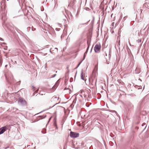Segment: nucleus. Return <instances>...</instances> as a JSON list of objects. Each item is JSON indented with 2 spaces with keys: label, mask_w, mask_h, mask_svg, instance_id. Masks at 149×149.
<instances>
[{
  "label": "nucleus",
  "mask_w": 149,
  "mask_h": 149,
  "mask_svg": "<svg viewBox=\"0 0 149 149\" xmlns=\"http://www.w3.org/2000/svg\"><path fill=\"white\" fill-rule=\"evenodd\" d=\"M101 48V45L100 44H96L94 47V50L96 53H99L100 52Z\"/></svg>",
  "instance_id": "1"
},
{
  "label": "nucleus",
  "mask_w": 149,
  "mask_h": 149,
  "mask_svg": "<svg viewBox=\"0 0 149 149\" xmlns=\"http://www.w3.org/2000/svg\"><path fill=\"white\" fill-rule=\"evenodd\" d=\"M18 102L22 105H25L26 104V101L23 98L20 97L18 99Z\"/></svg>",
  "instance_id": "2"
},
{
  "label": "nucleus",
  "mask_w": 149,
  "mask_h": 149,
  "mask_svg": "<svg viewBox=\"0 0 149 149\" xmlns=\"http://www.w3.org/2000/svg\"><path fill=\"white\" fill-rule=\"evenodd\" d=\"M79 134L76 132H71L70 134V136L71 137L77 138L79 136Z\"/></svg>",
  "instance_id": "3"
},
{
  "label": "nucleus",
  "mask_w": 149,
  "mask_h": 149,
  "mask_svg": "<svg viewBox=\"0 0 149 149\" xmlns=\"http://www.w3.org/2000/svg\"><path fill=\"white\" fill-rule=\"evenodd\" d=\"M7 127L5 126L0 128V135L3 133L7 129Z\"/></svg>",
  "instance_id": "4"
},
{
  "label": "nucleus",
  "mask_w": 149,
  "mask_h": 149,
  "mask_svg": "<svg viewBox=\"0 0 149 149\" xmlns=\"http://www.w3.org/2000/svg\"><path fill=\"white\" fill-rule=\"evenodd\" d=\"M81 79H82L83 80H85H85H86V79H85L84 78V77L83 74V73L82 72H81Z\"/></svg>",
  "instance_id": "5"
},
{
  "label": "nucleus",
  "mask_w": 149,
  "mask_h": 149,
  "mask_svg": "<svg viewBox=\"0 0 149 149\" xmlns=\"http://www.w3.org/2000/svg\"><path fill=\"white\" fill-rule=\"evenodd\" d=\"M46 116H45L43 117L42 116H38V118L39 119H41L42 118H45V117Z\"/></svg>",
  "instance_id": "6"
},
{
  "label": "nucleus",
  "mask_w": 149,
  "mask_h": 149,
  "mask_svg": "<svg viewBox=\"0 0 149 149\" xmlns=\"http://www.w3.org/2000/svg\"><path fill=\"white\" fill-rule=\"evenodd\" d=\"M136 42L138 43H140L141 42V39H138L136 40Z\"/></svg>",
  "instance_id": "7"
},
{
  "label": "nucleus",
  "mask_w": 149,
  "mask_h": 149,
  "mask_svg": "<svg viewBox=\"0 0 149 149\" xmlns=\"http://www.w3.org/2000/svg\"><path fill=\"white\" fill-rule=\"evenodd\" d=\"M54 49L56 50V52H58V49L57 48H54Z\"/></svg>",
  "instance_id": "8"
},
{
  "label": "nucleus",
  "mask_w": 149,
  "mask_h": 149,
  "mask_svg": "<svg viewBox=\"0 0 149 149\" xmlns=\"http://www.w3.org/2000/svg\"><path fill=\"white\" fill-rule=\"evenodd\" d=\"M60 29L59 28H56V30L57 31H59L60 30Z\"/></svg>",
  "instance_id": "9"
},
{
  "label": "nucleus",
  "mask_w": 149,
  "mask_h": 149,
  "mask_svg": "<svg viewBox=\"0 0 149 149\" xmlns=\"http://www.w3.org/2000/svg\"><path fill=\"white\" fill-rule=\"evenodd\" d=\"M87 23H88V22L86 23H84L81 24V25H84V24H87Z\"/></svg>",
  "instance_id": "10"
},
{
  "label": "nucleus",
  "mask_w": 149,
  "mask_h": 149,
  "mask_svg": "<svg viewBox=\"0 0 149 149\" xmlns=\"http://www.w3.org/2000/svg\"><path fill=\"white\" fill-rule=\"evenodd\" d=\"M33 91H34L35 92H38V90H36L35 89H33Z\"/></svg>",
  "instance_id": "11"
},
{
  "label": "nucleus",
  "mask_w": 149,
  "mask_h": 149,
  "mask_svg": "<svg viewBox=\"0 0 149 149\" xmlns=\"http://www.w3.org/2000/svg\"><path fill=\"white\" fill-rule=\"evenodd\" d=\"M56 76V74H55L52 77V78L54 77H55Z\"/></svg>",
  "instance_id": "12"
},
{
  "label": "nucleus",
  "mask_w": 149,
  "mask_h": 149,
  "mask_svg": "<svg viewBox=\"0 0 149 149\" xmlns=\"http://www.w3.org/2000/svg\"><path fill=\"white\" fill-rule=\"evenodd\" d=\"M88 48H89V46H88L87 49V50H86V52H85V53H86L87 52L88 50Z\"/></svg>",
  "instance_id": "13"
},
{
  "label": "nucleus",
  "mask_w": 149,
  "mask_h": 149,
  "mask_svg": "<svg viewBox=\"0 0 149 149\" xmlns=\"http://www.w3.org/2000/svg\"><path fill=\"white\" fill-rule=\"evenodd\" d=\"M57 4L56 3L55 4V6H54V7H57Z\"/></svg>",
  "instance_id": "14"
},
{
  "label": "nucleus",
  "mask_w": 149,
  "mask_h": 149,
  "mask_svg": "<svg viewBox=\"0 0 149 149\" xmlns=\"http://www.w3.org/2000/svg\"><path fill=\"white\" fill-rule=\"evenodd\" d=\"M0 40H1V41H3V39L2 38H0Z\"/></svg>",
  "instance_id": "15"
},
{
  "label": "nucleus",
  "mask_w": 149,
  "mask_h": 149,
  "mask_svg": "<svg viewBox=\"0 0 149 149\" xmlns=\"http://www.w3.org/2000/svg\"><path fill=\"white\" fill-rule=\"evenodd\" d=\"M84 97H86V95H85V94H84Z\"/></svg>",
  "instance_id": "16"
},
{
  "label": "nucleus",
  "mask_w": 149,
  "mask_h": 149,
  "mask_svg": "<svg viewBox=\"0 0 149 149\" xmlns=\"http://www.w3.org/2000/svg\"><path fill=\"white\" fill-rule=\"evenodd\" d=\"M45 68H46V67H47V63H46L45 64Z\"/></svg>",
  "instance_id": "17"
},
{
  "label": "nucleus",
  "mask_w": 149,
  "mask_h": 149,
  "mask_svg": "<svg viewBox=\"0 0 149 149\" xmlns=\"http://www.w3.org/2000/svg\"><path fill=\"white\" fill-rule=\"evenodd\" d=\"M80 63H79L78 65V66H77V67H78L79 66V65H80Z\"/></svg>",
  "instance_id": "18"
},
{
  "label": "nucleus",
  "mask_w": 149,
  "mask_h": 149,
  "mask_svg": "<svg viewBox=\"0 0 149 149\" xmlns=\"http://www.w3.org/2000/svg\"><path fill=\"white\" fill-rule=\"evenodd\" d=\"M84 59L85 58V55H84Z\"/></svg>",
  "instance_id": "19"
},
{
  "label": "nucleus",
  "mask_w": 149,
  "mask_h": 149,
  "mask_svg": "<svg viewBox=\"0 0 149 149\" xmlns=\"http://www.w3.org/2000/svg\"><path fill=\"white\" fill-rule=\"evenodd\" d=\"M131 106H132V107H133V106L132 105V104H131Z\"/></svg>",
  "instance_id": "20"
},
{
  "label": "nucleus",
  "mask_w": 149,
  "mask_h": 149,
  "mask_svg": "<svg viewBox=\"0 0 149 149\" xmlns=\"http://www.w3.org/2000/svg\"><path fill=\"white\" fill-rule=\"evenodd\" d=\"M53 99H54V98L56 99V97H53Z\"/></svg>",
  "instance_id": "21"
},
{
  "label": "nucleus",
  "mask_w": 149,
  "mask_h": 149,
  "mask_svg": "<svg viewBox=\"0 0 149 149\" xmlns=\"http://www.w3.org/2000/svg\"><path fill=\"white\" fill-rule=\"evenodd\" d=\"M32 29L33 31H34V30H35V29Z\"/></svg>",
  "instance_id": "22"
},
{
  "label": "nucleus",
  "mask_w": 149,
  "mask_h": 149,
  "mask_svg": "<svg viewBox=\"0 0 149 149\" xmlns=\"http://www.w3.org/2000/svg\"><path fill=\"white\" fill-rule=\"evenodd\" d=\"M32 29L33 31H34V30H35V29Z\"/></svg>",
  "instance_id": "23"
},
{
  "label": "nucleus",
  "mask_w": 149,
  "mask_h": 149,
  "mask_svg": "<svg viewBox=\"0 0 149 149\" xmlns=\"http://www.w3.org/2000/svg\"><path fill=\"white\" fill-rule=\"evenodd\" d=\"M105 54V55H106V56H107V54H106H106Z\"/></svg>",
  "instance_id": "24"
},
{
  "label": "nucleus",
  "mask_w": 149,
  "mask_h": 149,
  "mask_svg": "<svg viewBox=\"0 0 149 149\" xmlns=\"http://www.w3.org/2000/svg\"><path fill=\"white\" fill-rule=\"evenodd\" d=\"M50 119H51V118H50L49 119V120H50Z\"/></svg>",
  "instance_id": "25"
},
{
  "label": "nucleus",
  "mask_w": 149,
  "mask_h": 149,
  "mask_svg": "<svg viewBox=\"0 0 149 149\" xmlns=\"http://www.w3.org/2000/svg\"><path fill=\"white\" fill-rule=\"evenodd\" d=\"M148 72H149V70L148 71Z\"/></svg>",
  "instance_id": "26"
}]
</instances>
